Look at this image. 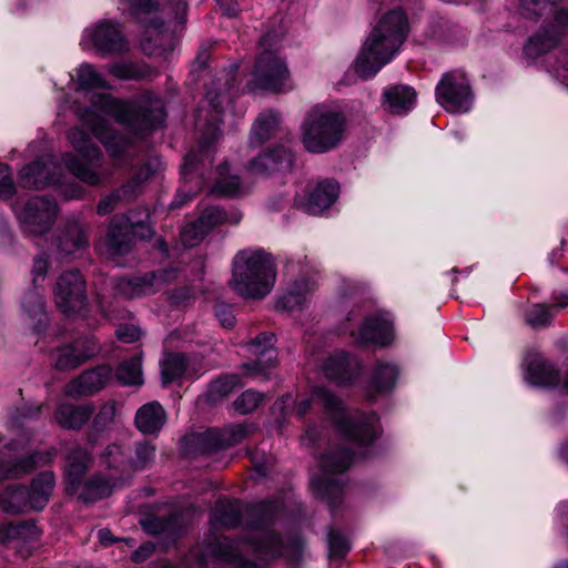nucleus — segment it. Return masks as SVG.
Segmentation results:
<instances>
[{"mask_svg": "<svg viewBox=\"0 0 568 568\" xmlns=\"http://www.w3.org/2000/svg\"><path fill=\"white\" fill-rule=\"evenodd\" d=\"M361 344H375L386 346L393 341L392 322L382 314L365 318L357 334L352 333Z\"/></svg>", "mask_w": 568, "mask_h": 568, "instance_id": "27", "label": "nucleus"}, {"mask_svg": "<svg viewBox=\"0 0 568 568\" xmlns=\"http://www.w3.org/2000/svg\"><path fill=\"white\" fill-rule=\"evenodd\" d=\"M215 316L220 324L225 328H231L235 324V316L233 314L232 306L222 302H219L214 306Z\"/></svg>", "mask_w": 568, "mask_h": 568, "instance_id": "61", "label": "nucleus"}, {"mask_svg": "<svg viewBox=\"0 0 568 568\" xmlns=\"http://www.w3.org/2000/svg\"><path fill=\"white\" fill-rule=\"evenodd\" d=\"M115 415V405L106 403L100 407L92 422V432L101 433L105 430L113 422Z\"/></svg>", "mask_w": 568, "mask_h": 568, "instance_id": "55", "label": "nucleus"}, {"mask_svg": "<svg viewBox=\"0 0 568 568\" xmlns=\"http://www.w3.org/2000/svg\"><path fill=\"white\" fill-rule=\"evenodd\" d=\"M57 213V202L52 197L33 196L27 201L19 213V220L27 233L40 235L51 229Z\"/></svg>", "mask_w": 568, "mask_h": 568, "instance_id": "17", "label": "nucleus"}, {"mask_svg": "<svg viewBox=\"0 0 568 568\" xmlns=\"http://www.w3.org/2000/svg\"><path fill=\"white\" fill-rule=\"evenodd\" d=\"M178 517L170 515L169 517H152L145 520L144 528L153 535H174L176 531Z\"/></svg>", "mask_w": 568, "mask_h": 568, "instance_id": "52", "label": "nucleus"}, {"mask_svg": "<svg viewBox=\"0 0 568 568\" xmlns=\"http://www.w3.org/2000/svg\"><path fill=\"white\" fill-rule=\"evenodd\" d=\"M226 219L225 212L219 206L206 207L197 221L202 225L203 230L209 233L214 226L223 223Z\"/></svg>", "mask_w": 568, "mask_h": 568, "instance_id": "56", "label": "nucleus"}, {"mask_svg": "<svg viewBox=\"0 0 568 568\" xmlns=\"http://www.w3.org/2000/svg\"><path fill=\"white\" fill-rule=\"evenodd\" d=\"M121 202L123 201L119 196L116 190H114L99 201L97 212L101 216L106 215L108 213L112 212Z\"/></svg>", "mask_w": 568, "mask_h": 568, "instance_id": "62", "label": "nucleus"}, {"mask_svg": "<svg viewBox=\"0 0 568 568\" xmlns=\"http://www.w3.org/2000/svg\"><path fill=\"white\" fill-rule=\"evenodd\" d=\"M313 405L321 406L338 432L348 440L366 446L376 438L378 433L376 414L347 413L343 402L324 387H316L310 397H303L300 400L294 399L291 394L283 395L273 404L272 410L274 414L280 413L283 418L293 413L303 418Z\"/></svg>", "mask_w": 568, "mask_h": 568, "instance_id": "2", "label": "nucleus"}, {"mask_svg": "<svg viewBox=\"0 0 568 568\" xmlns=\"http://www.w3.org/2000/svg\"><path fill=\"white\" fill-rule=\"evenodd\" d=\"M241 384V378L236 374L224 375L210 384L209 395L212 400L227 396Z\"/></svg>", "mask_w": 568, "mask_h": 568, "instance_id": "51", "label": "nucleus"}, {"mask_svg": "<svg viewBox=\"0 0 568 568\" xmlns=\"http://www.w3.org/2000/svg\"><path fill=\"white\" fill-rule=\"evenodd\" d=\"M353 462V453L346 447L328 449L320 459L321 473L312 477L314 493L325 499L331 509L336 508L342 498L343 473Z\"/></svg>", "mask_w": 568, "mask_h": 568, "instance_id": "10", "label": "nucleus"}, {"mask_svg": "<svg viewBox=\"0 0 568 568\" xmlns=\"http://www.w3.org/2000/svg\"><path fill=\"white\" fill-rule=\"evenodd\" d=\"M207 233L197 220L186 224L181 231V241L184 246H194L204 239Z\"/></svg>", "mask_w": 568, "mask_h": 568, "instance_id": "57", "label": "nucleus"}, {"mask_svg": "<svg viewBox=\"0 0 568 568\" xmlns=\"http://www.w3.org/2000/svg\"><path fill=\"white\" fill-rule=\"evenodd\" d=\"M112 368L100 365L87 369L65 386V394L70 397L90 396L101 390L111 379Z\"/></svg>", "mask_w": 568, "mask_h": 568, "instance_id": "22", "label": "nucleus"}, {"mask_svg": "<svg viewBox=\"0 0 568 568\" xmlns=\"http://www.w3.org/2000/svg\"><path fill=\"white\" fill-rule=\"evenodd\" d=\"M345 126L343 112L326 104H316L307 111L302 122V143L311 153L328 152L343 140Z\"/></svg>", "mask_w": 568, "mask_h": 568, "instance_id": "6", "label": "nucleus"}, {"mask_svg": "<svg viewBox=\"0 0 568 568\" xmlns=\"http://www.w3.org/2000/svg\"><path fill=\"white\" fill-rule=\"evenodd\" d=\"M112 491V484L109 478L100 475L90 477L80 493V498L84 501H95L108 497Z\"/></svg>", "mask_w": 568, "mask_h": 568, "instance_id": "45", "label": "nucleus"}, {"mask_svg": "<svg viewBox=\"0 0 568 568\" xmlns=\"http://www.w3.org/2000/svg\"><path fill=\"white\" fill-rule=\"evenodd\" d=\"M240 546H234L224 540L219 547V556L224 561V568H260L255 564L247 561L240 552Z\"/></svg>", "mask_w": 568, "mask_h": 568, "instance_id": "49", "label": "nucleus"}, {"mask_svg": "<svg viewBox=\"0 0 568 568\" xmlns=\"http://www.w3.org/2000/svg\"><path fill=\"white\" fill-rule=\"evenodd\" d=\"M407 31V18L402 10L387 12L366 39L355 61L356 73L362 79L373 78L398 52Z\"/></svg>", "mask_w": 568, "mask_h": 568, "instance_id": "4", "label": "nucleus"}, {"mask_svg": "<svg viewBox=\"0 0 568 568\" xmlns=\"http://www.w3.org/2000/svg\"><path fill=\"white\" fill-rule=\"evenodd\" d=\"M22 307L31 320H36L39 324L43 322L44 303L38 286L29 290L22 298Z\"/></svg>", "mask_w": 568, "mask_h": 568, "instance_id": "50", "label": "nucleus"}, {"mask_svg": "<svg viewBox=\"0 0 568 568\" xmlns=\"http://www.w3.org/2000/svg\"><path fill=\"white\" fill-rule=\"evenodd\" d=\"M54 484V474L52 471H43L32 480L30 488L8 486L0 495V508L8 514L41 510L47 505Z\"/></svg>", "mask_w": 568, "mask_h": 568, "instance_id": "12", "label": "nucleus"}, {"mask_svg": "<svg viewBox=\"0 0 568 568\" xmlns=\"http://www.w3.org/2000/svg\"><path fill=\"white\" fill-rule=\"evenodd\" d=\"M273 34L266 33L262 37L260 45L263 50L260 52L254 69L252 79L247 82V88L251 91H268L278 93L285 89H291L290 72L283 59H281L275 49L267 47L272 45Z\"/></svg>", "mask_w": 568, "mask_h": 568, "instance_id": "11", "label": "nucleus"}, {"mask_svg": "<svg viewBox=\"0 0 568 568\" xmlns=\"http://www.w3.org/2000/svg\"><path fill=\"white\" fill-rule=\"evenodd\" d=\"M174 267L158 270L139 275L123 276L114 283L115 292L124 298H139L155 294L178 278Z\"/></svg>", "mask_w": 568, "mask_h": 568, "instance_id": "14", "label": "nucleus"}, {"mask_svg": "<svg viewBox=\"0 0 568 568\" xmlns=\"http://www.w3.org/2000/svg\"><path fill=\"white\" fill-rule=\"evenodd\" d=\"M116 336L124 343H133L141 336V331L134 325H124L116 329Z\"/></svg>", "mask_w": 568, "mask_h": 568, "instance_id": "64", "label": "nucleus"}, {"mask_svg": "<svg viewBox=\"0 0 568 568\" xmlns=\"http://www.w3.org/2000/svg\"><path fill=\"white\" fill-rule=\"evenodd\" d=\"M103 115H110L133 135L142 138L155 129L165 116L163 101L145 93L139 101H122L109 93H94L90 106L80 111L79 119L103 144L109 155L119 159L132 144L130 138L115 132Z\"/></svg>", "mask_w": 568, "mask_h": 568, "instance_id": "1", "label": "nucleus"}, {"mask_svg": "<svg viewBox=\"0 0 568 568\" xmlns=\"http://www.w3.org/2000/svg\"><path fill=\"white\" fill-rule=\"evenodd\" d=\"M89 43L102 54H122L128 50L124 36L119 27L110 20H102L94 27L85 29L82 44Z\"/></svg>", "mask_w": 568, "mask_h": 568, "instance_id": "19", "label": "nucleus"}, {"mask_svg": "<svg viewBox=\"0 0 568 568\" xmlns=\"http://www.w3.org/2000/svg\"><path fill=\"white\" fill-rule=\"evenodd\" d=\"M58 308L67 314L80 313L87 307V283L78 270L63 272L53 288Z\"/></svg>", "mask_w": 568, "mask_h": 568, "instance_id": "16", "label": "nucleus"}, {"mask_svg": "<svg viewBox=\"0 0 568 568\" xmlns=\"http://www.w3.org/2000/svg\"><path fill=\"white\" fill-rule=\"evenodd\" d=\"M51 158L41 156L20 171V184L27 189H42L59 182L51 171Z\"/></svg>", "mask_w": 568, "mask_h": 568, "instance_id": "29", "label": "nucleus"}, {"mask_svg": "<svg viewBox=\"0 0 568 568\" xmlns=\"http://www.w3.org/2000/svg\"><path fill=\"white\" fill-rule=\"evenodd\" d=\"M242 507L236 500L220 499L213 511L212 520L223 527H235L240 524Z\"/></svg>", "mask_w": 568, "mask_h": 568, "instance_id": "43", "label": "nucleus"}, {"mask_svg": "<svg viewBox=\"0 0 568 568\" xmlns=\"http://www.w3.org/2000/svg\"><path fill=\"white\" fill-rule=\"evenodd\" d=\"M88 246L89 226L78 220H69L57 239V247L61 257L74 255Z\"/></svg>", "mask_w": 568, "mask_h": 568, "instance_id": "25", "label": "nucleus"}, {"mask_svg": "<svg viewBox=\"0 0 568 568\" xmlns=\"http://www.w3.org/2000/svg\"><path fill=\"white\" fill-rule=\"evenodd\" d=\"M17 528H21L17 532L18 540L23 544L36 541L40 536V531L33 521L17 523Z\"/></svg>", "mask_w": 568, "mask_h": 568, "instance_id": "60", "label": "nucleus"}, {"mask_svg": "<svg viewBox=\"0 0 568 568\" xmlns=\"http://www.w3.org/2000/svg\"><path fill=\"white\" fill-rule=\"evenodd\" d=\"M328 547L331 556L343 557L349 550V542L339 531L328 532Z\"/></svg>", "mask_w": 568, "mask_h": 568, "instance_id": "58", "label": "nucleus"}, {"mask_svg": "<svg viewBox=\"0 0 568 568\" xmlns=\"http://www.w3.org/2000/svg\"><path fill=\"white\" fill-rule=\"evenodd\" d=\"M568 306V295L564 294L557 303L536 304L526 314V322L532 327H545L550 324L557 311L561 307Z\"/></svg>", "mask_w": 568, "mask_h": 568, "instance_id": "40", "label": "nucleus"}, {"mask_svg": "<svg viewBox=\"0 0 568 568\" xmlns=\"http://www.w3.org/2000/svg\"><path fill=\"white\" fill-rule=\"evenodd\" d=\"M159 165L160 161L154 158L139 168L125 183L116 189L121 200L129 202L138 197L143 191L144 183L156 172Z\"/></svg>", "mask_w": 568, "mask_h": 568, "instance_id": "32", "label": "nucleus"}, {"mask_svg": "<svg viewBox=\"0 0 568 568\" xmlns=\"http://www.w3.org/2000/svg\"><path fill=\"white\" fill-rule=\"evenodd\" d=\"M115 376L123 385H141L143 383L141 358L135 356L121 363Z\"/></svg>", "mask_w": 568, "mask_h": 568, "instance_id": "48", "label": "nucleus"}, {"mask_svg": "<svg viewBox=\"0 0 568 568\" xmlns=\"http://www.w3.org/2000/svg\"><path fill=\"white\" fill-rule=\"evenodd\" d=\"M134 423L141 433L152 435L164 426L166 414L159 402H150L138 409Z\"/></svg>", "mask_w": 568, "mask_h": 568, "instance_id": "33", "label": "nucleus"}, {"mask_svg": "<svg viewBox=\"0 0 568 568\" xmlns=\"http://www.w3.org/2000/svg\"><path fill=\"white\" fill-rule=\"evenodd\" d=\"M16 186L11 170L7 164L0 163V197L8 199L13 195Z\"/></svg>", "mask_w": 568, "mask_h": 568, "instance_id": "59", "label": "nucleus"}, {"mask_svg": "<svg viewBox=\"0 0 568 568\" xmlns=\"http://www.w3.org/2000/svg\"><path fill=\"white\" fill-rule=\"evenodd\" d=\"M314 287L315 282L304 276L294 281L287 291L277 300L276 307L290 312L303 307Z\"/></svg>", "mask_w": 568, "mask_h": 568, "instance_id": "37", "label": "nucleus"}, {"mask_svg": "<svg viewBox=\"0 0 568 568\" xmlns=\"http://www.w3.org/2000/svg\"><path fill=\"white\" fill-rule=\"evenodd\" d=\"M53 452H36L30 456L12 464L10 462L0 464V480L18 477L32 471L37 466L49 464L53 459Z\"/></svg>", "mask_w": 568, "mask_h": 568, "instance_id": "36", "label": "nucleus"}, {"mask_svg": "<svg viewBox=\"0 0 568 568\" xmlns=\"http://www.w3.org/2000/svg\"><path fill=\"white\" fill-rule=\"evenodd\" d=\"M98 352L99 345L93 337H81L57 348L54 366L59 371L73 369L95 356Z\"/></svg>", "mask_w": 568, "mask_h": 568, "instance_id": "20", "label": "nucleus"}, {"mask_svg": "<svg viewBox=\"0 0 568 568\" xmlns=\"http://www.w3.org/2000/svg\"><path fill=\"white\" fill-rule=\"evenodd\" d=\"M77 83L79 89L83 91L108 88V83L102 74L89 63H83L78 68Z\"/></svg>", "mask_w": 568, "mask_h": 568, "instance_id": "47", "label": "nucleus"}, {"mask_svg": "<svg viewBox=\"0 0 568 568\" xmlns=\"http://www.w3.org/2000/svg\"><path fill=\"white\" fill-rule=\"evenodd\" d=\"M210 192L222 196H236L245 192V186L237 175L230 173L229 165L224 162L215 170V179Z\"/></svg>", "mask_w": 568, "mask_h": 568, "instance_id": "38", "label": "nucleus"}, {"mask_svg": "<svg viewBox=\"0 0 568 568\" xmlns=\"http://www.w3.org/2000/svg\"><path fill=\"white\" fill-rule=\"evenodd\" d=\"M278 505L273 501H264L247 509L252 523L248 536L244 538L241 546L247 547L260 558L272 559L280 556L295 554L300 550V544L296 540L284 542L275 532L270 530Z\"/></svg>", "mask_w": 568, "mask_h": 568, "instance_id": "7", "label": "nucleus"}, {"mask_svg": "<svg viewBox=\"0 0 568 568\" xmlns=\"http://www.w3.org/2000/svg\"><path fill=\"white\" fill-rule=\"evenodd\" d=\"M93 414L91 404L73 405L61 403L54 412L55 422L64 429H80Z\"/></svg>", "mask_w": 568, "mask_h": 568, "instance_id": "31", "label": "nucleus"}, {"mask_svg": "<svg viewBox=\"0 0 568 568\" xmlns=\"http://www.w3.org/2000/svg\"><path fill=\"white\" fill-rule=\"evenodd\" d=\"M150 213L146 209L131 211L125 215H114L110 222L105 237V254L114 262L128 254L133 245V237L150 239L153 229L149 223Z\"/></svg>", "mask_w": 568, "mask_h": 568, "instance_id": "9", "label": "nucleus"}, {"mask_svg": "<svg viewBox=\"0 0 568 568\" xmlns=\"http://www.w3.org/2000/svg\"><path fill=\"white\" fill-rule=\"evenodd\" d=\"M383 103L392 113L405 114L415 106L416 92L409 85L388 87L384 90Z\"/></svg>", "mask_w": 568, "mask_h": 568, "instance_id": "35", "label": "nucleus"}, {"mask_svg": "<svg viewBox=\"0 0 568 568\" xmlns=\"http://www.w3.org/2000/svg\"><path fill=\"white\" fill-rule=\"evenodd\" d=\"M131 14L144 26L141 45L149 55H162L172 50V36L164 28L153 0H130Z\"/></svg>", "mask_w": 568, "mask_h": 568, "instance_id": "13", "label": "nucleus"}, {"mask_svg": "<svg viewBox=\"0 0 568 568\" xmlns=\"http://www.w3.org/2000/svg\"><path fill=\"white\" fill-rule=\"evenodd\" d=\"M130 469L131 471L148 468L155 458V447L149 442L135 443L134 447H129Z\"/></svg>", "mask_w": 568, "mask_h": 568, "instance_id": "46", "label": "nucleus"}, {"mask_svg": "<svg viewBox=\"0 0 568 568\" xmlns=\"http://www.w3.org/2000/svg\"><path fill=\"white\" fill-rule=\"evenodd\" d=\"M292 163L291 151L284 146H275L254 158L250 163V171L255 174H267L290 170Z\"/></svg>", "mask_w": 568, "mask_h": 568, "instance_id": "28", "label": "nucleus"}, {"mask_svg": "<svg viewBox=\"0 0 568 568\" xmlns=\"http://www.w3.org/2000/svg\"><path fill=\"white\" fill-rule=\"evenodd\" d=\"M110 73L121 80H141L145 72L132 62H119L110 67Z\"/></svg>", "mask_w": 568, "mask_h": 568, "instance_id": "54", "label": "nucleus"}, {"mask_svg": "<svg viewBox=\"0 0 568 568\" xmlns=\"http://www.w3.org/2000/svg\"><path fill=\"white\" fill-rule=\"evenodd\" d=\"M101 463L123 474L130 473L129 447L119 444L109 445L101 456Z\"/></svg>", "mask_w": 568, "mask_h": 568, "instance_id": "44", "label": "nucleus"}, {"mask_svg": "<svg viewBox=\"0 0 568 568\" xmlns=\"http://www.w3.org/2000/svg\"><path fill=\"white\" fill-rule=\"evenodd\" d=\"M274 342V334L264 332L258 334L247 344L248 352L256 356V358L243 364V369L246 376L263 381L270 378L271 369L277 357Z\"/></svg>", "mask_w": 568, "mask_h": 568, "instance_id": "18", "label": "nucleus"}, {"mask_svg": "<svg viewBox=\"0 0 568 568\" xmlns=\"http://www.w3.org/2000/svg\"><path fill=\"white\" fill-rule=\"evenodd\" d=\"M276 277L275 262L263 250H244L233 260L230 284L244 298L261 300L273 288Z\"/></svg>", "mask_w": 568, "mask_h": 568, "instance_id": "5", "label": "nucleus"}, {"mask_svg": "<svg viewBox=\"0 0 568 568\" xmlns=\"http://www.w3.org/2000/svg\"><path fill=\"white\" fill-rule=\"evenodd\" d=\"M527 378L531 384L540 386H554L559 383L558 372L542 358H535L529 362Z\"/></svg>", "mask_w": 568, "mask_h": 568, "instance_id": "41", "label": "nucleus"}, {"mask_svg": "<svg viewBox=\"0 0 568 568\" xmlns=\"http://www.w3.org/2000/svg\"><path fill=\"white\" fill-rule=\"evenodd\" d=\"M250 458L253 469L258 476H266L268 471L270 458L258 452H250Z\"/></svg>", "mask_w": 568, "mask_h": 568, "instance_id": "63", "label": "nucleus"}, {"mask_svg": "<svg viewBox=\"0 0 568 568\" xmlns=\"http://www.w3.org/2000/svg\"><path fill=\"white\" fill-rule=\"evenodd\" d=\"M278 123L280 114L277 112L272 110L261 112L251 130V144L261 145L271 139L275 134Z\"/></svg>", "mask_w": 568, "mask_h": 568, "instance_id": "39", "label": "nucleus"}, {"mask_svg": "<svg viewBox=\"0 0 568 568\" xmlns=\"http://www.w3.org/2000/svg\"><path fill=\"white\" fill-rule=\"evenodd\" d=\"M161 374L164 384L189 375V357L183 353L168 354L161 363Z\"/></svg>", "mask_w": 568, "mask_h": 568, "instance_id": "42", "label": "nucleus"}, {"mask_svg": "<svg viewBox=\"0 0 568 568\" xmlns=\"http://www.w3.org/2000/svg\"><path fill=\"white\" fill-rule=\"evenodd\" d=\"M264 400V394L253 389L243 392L233 403L234 408L240 414H250L254 412Z\"/></svg>", "mask_w": 568, "mask_h": 568, "instance_id": "53", "label": "nucleus"}, {"mask_svg": "<svg viewBox=\"0 0 568 568\" xmlns=\"http://www.w3.org/2000/svg\"><path fill=\"white\" fill-rule=\"evenodd\" d=\"M398 377V367L388 362H377L373 368L371 382L368 385V396L373 398L376 395H383L390 392Z\"/></svg>", "mask_w": 568, "mask_h": 568, "instance_id": "34", "label": "nucleus"}, {"mask_svg": "<svg viewBox=\"0 0 568 568\" xmlns=\"http://www.w3.org/2000/svg\"><path fill=\"white\" fill-rule=\"evenodd\" d=\"M235 75L233 72H222L214 81L205 95V102L210 110L205 115L202 110L196 115V125H202V119L205 118L204 133L200 139L196 150L189 152L184 159L182 174L189 182L193 178L203 180V170L212 163V144L221 135L220 123L222 115L231 103L235 88Z\"/></svg>", "mask_w": 568, "mask_h": 568, "instance_id": "3", "label": "nucleus"}, {"mask_svg": "<svg viewBox=\"0 0 568 568\" xmlns=\"http://www.w3.org/2000/svg\"><path fill=\"white\" fill-rule=\"evenodd\" d=\"M90 463V454L84 448L80 446L72 448L67 457L65 478L68 493L74 494L78 491Z\"/></svg>", "mask_w": 568, "mask_h": 568, "instance_id": "30", "label": "nucleus"}, {"mask_svg": "<svg viewBox=\"0 0 568 568\" xmlns=\"http://www.w3.org/2000/svg\"><path fill=\"white\" fill-rule=\"evenodd\" d=\"M436 100L449 112H468L473 94L466 75L459 71L445 73L436 87Z\"/></svg>", "mask_w": 568, "mask_h": 568, "instance_id": "15", "label": "nucleus"}, {"mask_svg": "<svg viewBox=\"0 0 568 568\" xmlns=\"http://www.w3.org/2000/svg\"><path fill=\"white\" fill-rule=\"evenodd\" d=\"M68 140L80 158L72 153H65L62 156L65 168L81 182L90 186L100 185L106 179V175L97 171L103 162V154L100 148L79 126L69 131Z\"/></svg>", "mask_w": 568, "mask_h": 568, "instance_id": "8", "label": "nucleus"}, {"mask_svg": "<svg viewBox=\"0 0 568 568\" xmlns=\"http://www.w3.org/2000/svg\"><path fill=\"white\" fill-rule=\"evenodd\" d=\"M248 434V425L236 424L223 429H210L200 436L199 443L204 452L216 453L221 449L240 444Z\"/></svg>", "mask_w": 568, "mask_h": 568, "instance_id": "24", "label": "nucleus"}, {"mask_svg": "<svg viewBox=\"0 0 568 568\" xmlns=\"http://www.w3.org/2000/svg\"><path fill=\"white\" fill-rule=\"evenodd\" d=\"M339 185L334 180L317 183L305 195L295 197V205L308 214L317 215L328 209L338 197Z\"/></svg>", "mask_w": 568, "mask_h": 568, "instance_id": "21", "label": "nucleus"}, {"mask_svg": "<svg viewBox=\"0 0 568 568\" xmlns=\"http://www.w3.org/2000/svg\"><path fill=\"white\" fill-rule=\"evenodd\" d=\"M566 31L568 26L557 23L555 18L552 23L542 26L528 39L524 47V54L532 60L546 54L558 45Z\"/></svg>", "mask_w": 568, "mask_h": 568, "instance_id": "23", "label": "nucleus"}, {"mask_svg": "<svg viewBox=\"0 0 568 568\" xmlns=\"http://www.w3.org/2000/svg\"><path fill=\"white\" fill-rule=\"evenodd\" d=\"M359 369L358 361L344 351L332 353L323 364L324 375L337 384L351 383Z\"/></svg>", "mask_w": 568, "mask_h": 568, "instance_id": "26", "label": "nucleus"}]
</instances>
